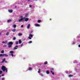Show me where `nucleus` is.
<instances>
[{"label": "nucleus", "instance_id": "nucleus-1", "mask_svg": "<svg viewBox=\"0 0 80 80\" xmlns=\"http://www.w3.org/2000/svg\"><path fill=\"white\" fill-rule=\"evenodd\" d=\"M1 69L2 70L3 72H5L7 73V71H8V69L7 68L5 67L4 66H2L1 67Z\"/></svg>", "mask_w": 80, "mask_h": 80}, {"label": "nucleus", "instance_id": "nucleus-2", "mask_svg": "<svg viewBox=\"0 0 80 80\" xmlns=\"http://www.w3.org/2000/svg\"><path fill=\"white\" fill-rule=\"evenodd\" d=\"M25 19L26 22H27V21H28V20H29L28 18H25V17H24V18H22L21 19H19L18 20V22H20L21 21H22V20H25Z\"/></svg>", "mask_w": 80, "mask_h": 80}, {"label": "nucleus", "instance_id": "nucleus-3", "mask_svg": "<svg viewBox=\"0 0 80 80\" xmlns=\"http://www.w3.org/2000/svg\"><path fill=\"white\" fill-rule=\"evenodd\" d=\"M32 38H33V35L31 34H30L29 35V36L28 37V38L29 39L31 40V39H32Z\"/></svg>", "mask_w": 80, "mask_h": 80}, {"label": "nucleus", "instance_id": "nucleus-4", "mask_svg": "<svg viewBox=\"0 0 80 80\" xmlns=\"http://www.w3.org/2000/svg\"><path fill=\"white\" fill-rule=\"evenodd\" d=\"M18 46H16L14 48H13V50H17V49H18Z\"/></svg>", "mask_w": 80, "mask_h": 80}, {"label": "nucleus", "instance_id": "nucleus-5", "mask_svg": "<svg viewBox=\"0 0 80 80\" xmlns=\"http://www.w3.org/2000/svg\"><path fill=\"white\" fill-rule=\"evenodd\" d=\"M8 45H13V42H10L8 43Z\"/></svg>", "mask_w": 80, "mask_h": 80}, {"label": "nucleus", "instance_id": "nucleus-6", "mask_svg": "<svg viewBox=\"0 0 80 80\" xmlns=\"http://www.w3.org/2000/svg\"><path fill=\"white\" fill-rule=\"evenodd\" d=\"M8 12L10 13H12L13 12V10H9Z\"/></svg>", "mask_w": 80, "mask_h": 80}, {"label": "nucleus", "instance_id": "nucleus-7", "mask_svg": "<svg viewBox=\"0 0 80 80\" xmlns=\"http://www.w3.org/2000/svg\"><path fill=\"white\" fill-rule=\"evenodd\" d=\"M11 21H12V20H11V19H9V20H8L7 21V22L8 23H9V22H11Z\"/></svg>", "mask_w": 80, "mask_h": 80}, {"label": "nucleus", "instance_id": "nucleus-8", "mask_svg": "<svg viewBox=\"0 0 80 80\" xmlns=\"http://www.w3.org/2000/svg\"><path fill=\"white\" fill-rule=\"evenodd\" d=\"M30 26V24H29L27 26V28H28V29L29 28Z\"/></svg>", "mask_w": 80, "mask_h": 80}, {"label": "nucleus", "instance_id": "nucleus-9", "mask_svg": "<svg viewBox=\"0 0 80 80\" xmlns=\"http://www.w3.org/2000/svg\"><path fill=\"white\" fill-rule=\"evenodd\" d=\"M35 26L36 27H40V25L38 24H35Z\"/></svg>", "mask_w": 80, "mask_h": 80}, {"label": "nucleus", "instance_id": "nucleus-10", "mask_svg": "<svg viewBox=\"0 0 80 80\" xmlns=\"http://www.w3.org/2000/svg\"><path fill=\"white\" fill-rule=\"evenodd\" d=\"M8 48H11V47H12V45H8Z\"/></svg>", "mask_w": 80, "mask_h": 80}, {"label": "nucleus", "instance_id": "nucleus-11", "mask_svg": "<svg viewBox=\"0 0 80 80\" xmlns=\"http://www.w3.org/2000/svg\"><path fill=\"white\" fill-rule=\"evenodd\" d=\"M5 56V57H8V55L6 54H3V57Z\"/></svg>", "mask_w": 80, "mask_h": 80}, {"label": "nucleus", "instance_id": "nucleus-12", "mask_svg": "<svg viewBox=\"0 0 80 80\" xmlns=\"http://www.w3.org/2000/svg\"><path fill=\"white\" fill-rule=\"evenodd\" d=\"M19 44H21L22 43V41H21V40H19Z\"/></svg>", "mask_w": 80, "mask_h": 80}, {"label": "nucleus", "instance_id": "nucleus-13", "mask_svg": "<svg viewBox=\"0 0 80 80\" xmlns=\"http://www.w3.org/2000/svg\"><path fill=\"white\" fill-rule=\"evenodd\" d=\"M48 63V62L47 61H46L45 62H44V65H47Z\"/></svg>", "mask_w": 80, "mask_h": 80}, {"label": "nucleus", "instance_id": "nucleus-14", "mask_svg": "<svg viewBox=\"0 0 80 80\" xmlns=\"http://www.w3.org/2000/svg\"><path fill=\"white\" fill-rule=\"evenodd\" d=\"M12 31L13 32H16V29H12Z\"/></svg>", "mask_w": 80, "mask_h": 80}, {"label": "nucleus", "instance_id": "nucleus-15", "mask_svg": "<svg viewBox=\"0 0 80 80\" xmlns=\"http://www.w3.org/2000/svg\"><path fill=\"white\" fill-rule=\"evenodd\" d=\"M5 61V58H4L3 59V60L2 61V63H4V62Z\"/></svg>", "mask_w": 80, "mask_h": 80}, {"label": "nucleus", "instance_id": "nucleus-16", "mask_svg": "<svg viewBox=\"0 0 80 80\" xmlns=\"http://www.w3.org/2000/svg\"><path fill=\"white\" fill-rule=\"evenodd\" d=\"M9 34H10V32H7V33H6V35H9Z\"/></svg>", "mask_w": 80, "mask_h": 80}, {"label": "nucleus", "instance_id": "nucleus-17", "mask_svg": "<svg viewBox=\"0 0 80 80\" xmlns=\"http://www.w3.org/2000/svg\"><path fill=\"white\" fill-rule=\"evenodd\" d=\"M46 73H47V74H49V73H50L49 71H48V70L46 72Z\"/></svg>", "mask_w": 80, "mask_h": 80}, {"label": "nucleus", "instance_id": "nucleus-18", "mask_svg": "<svg viewBox=\"0 0 80 80\" xmlns=\"http://www.w3.org/2000/svg\"><path fill=\"white\" fill-rule=\"evenodd\" d=\"M17 27V25L14 24L13 25V28H16V27Z\"/></svg>", "mask_w": 80, "mask_h": 80}, {"label": "nucleus", "instance_id": "nucleus-19", "mask_svg": "<svg viewBox=\"0 0 80 80\" xmlns=\"http://www.w3.org/2000/svg\"><path fill=\"white\" fill-rule=\"evenodd\" d=\"M50 72H51L52 73V75H54L55 74L53 72V71H51Z\"/></svg>", "mask_w": 80, "mask_h": 80}, {"label": "nucleus", "instance_id": "nucleus-20", "mask_svg": "<svg viewBox=\"0 0 80 80\" xmlns=\"http://www.w3.org/2000/svg\"><path fill=\"white\" fill-rule=\"evenodd\" d=\"M3 57V54H0V57Z\"/></svg>", "mask_w": 80, "mask_h": 80}, {"label": "nucleus", "instance_id": "nucleus-21", "mask_svg": "<svg viewBox=\"0 0 80 80\" xmlns=\"http://www.w3.org/2000/svg\"><path fill=\"white\" fill-rule=\"evenodd\" d=\"M38 73H40V69H38Z\"/></svg>", "mask_w": 80, "mask_h": 80}, {"label": "nucleus", "instance_id": "nucleus-22", "mask_svg": "<svg viewBox=\"0 0 80 80\" xmlns=\"http://www.w3.org/2000/svg\"><path fill=\"white\" fill-rule=\"evenodd\" d=\"M41 22V20H39L38 21V23H40V22Z\"/></svg>", "mask_w": 80, "mask_h": 80}, {"label": "nucleus", "instance_id": "nucleus-23", "mask_svg": "<svg viewBox=\"0 0 80 80\" xmlns=\"http://www.w3.org/2000/svg\"><path fill=\"white\" fill-rule=\"evenodd\" d=\"M3 47H4V48H5V47H7V45L4 44L3 46Z\"/></svg>", "mask_w": 80, "mask_h": 80}, {"label": "nucleus", "instance_id": "nucleus-24", "mask_svg": "<svg viewBox=\"0 0 80 80\" xmlns=\"http://www.w3.org/2000/svg\"><path fill=\"white\" fill-rule=\"evenodd\" d=\"M1 53H4V50H2L1 52Z\"/></svg>", "mask_w": 80, "mask_h": 80}, {"label": "nucleus", "instance_id": "nucleus-25", "mask_svg": "<svg viewBox=\"0 0 80 80\" xmlns=\"http://www.w3.org/2000/svg\"><path fill=\"white\" fill-rule=\"evenodd\" d=\"M10 53H13V51H10Z\"/></svg>", "mask_w": 80, "mask_h": 80}, {"label": "nucleus", "instance_id": "nucleus-26", "mask_svg": "<svg viewBox=\"0 0 80 80\" xmlns=\"http://www.w3.org/2000/svg\"><path fill=\"white\" fill-rule=\"evenodd\" d=\"M16 45H18V41H16Z\"/></svg>", "mask_w": 80, "mask_h": 80}, {"label": "nucleus", "instance_id": "nucleus-27", "mask_svg": "<svg viewBox=\"0 0 80 80\" xmlns=\"http://www.w3.org/2000/svg\"><path fill=\"white\" fill-rule=\"evenodd\" d=\"M69 77H73V75H69L68 76Z\"/></svg>", "mask_w": 80, "mask_h": 80}, {"label": "nucleus", "instance_id": "nucleus-28", "mask_svg": "<svg viewBox=\"0 0 80 80\" xmlns=\"http://www.w3.org/2000/svg\"><path fill=\"white\" fill-rule=\"evenodd\" d=\"M22 35L21 33H19L18 34V36H21V35Z\"/></svg>", "mask_w": 80, "mask_h": 80}, {"label": "nucleus", "instance_id": "nucleus-29", "mask_svg": "<svg viewBox=\"0 0 80 80\" xmlns=\"http://www.w3.org/2000/svg\"><path fill=\"white\" fill-rule=\"evenodd\" d=\"M28 70H32V68H29Z\"/></svg>", "mask_w": 80, "mask_h": 80}, {"label": "nucleus", "instance_id": "nucleus-30", "mask_svg": "<svg viewBox=\"0 0 80 80\" xmlns=\"http://www.w3.org/2000/svg\"><path fill=\"white\" fill-rule=\"evenodd\" d=\"M13 40H16V38L14 37L13 38Z\"/></svg>", "mask_w": 80, "mask_h": 80}, {"label": "nucleus", "instance_id": "nucleus-31", "mask_svg": "<svg viewBox=\"0 0 80 80\" xmlns=\"http://www.w3.org/2000/svg\"><path fill=\"white\" fill-rule=\"evenodd\" d=\"M32 42V41H30L28 42V43H31Z\"/></svg>", "mask_w": 80, "mask_h": 80}, {"label": "nucleus", "instance_id": "nucleus-32", "mask_svg": "<svg viewBox=\"0 0 80 80\" xmlns=\"http://www.w3.org/2000/svg\"><path fill=\"white\" fill-rule=\"evenodd\" d=\"M8 43V41H6L5 42V43Z\"/></svg>", "mask_w": 80, "mask_h": 80}, {"label": "nucleus", "instance_id": "nucleus-33", "mask_svg": "<svg viewBox=\"0 0 80 80\" xmlns=\"http://www.w3.org/2000/svg\"><path fill=\"white\" fill-rule=\"evenodd\" d=\"M29 7L31 8V7H32V6L31 5H29Z\"/></svg>", "mask_w": 80, "mask_h": 80}, {"label": "nucleus", "instance_id": "nucleus-34", "mask_svg": "<svg viewBox=\"0 0 80 80\" xmlns=\"http://www.w3.org/2000/svg\"><path fill=\"white\" fill-rule=\"evenodd\" d=\"M2 71L0 70V74H2Z\"/></svg>", "mask_w": 80, "mask_h": 80}, {"label": "nucleus", "instance_id": "nucleus-35", "mask_svg": "<svg viewBox=\"0 0 80 80\" xmlns=\"http://www.w3.org/2000/svg\"><path fill=\"white\" fill-rule=\"evenodd\" d=\"M11 55L12 56V57H13V53L11 54Z\"/></svg>", "mask_w": 80, "mask_h": 80}, {"label": "nucleus", "instance_id": "nucleus-36", "mask_svg": "<svg viewBox=\"0 0 80 80\" xmlns=\"http://www.w3.org/2000/svg\"><path fill=\"white\" fill-rule=\"evenodd\" d=\"M20 47H23V44H21Z\"/></svg>", "mask_w": 80, "mask_h": 80}, {"label": "nucleus", "instance_id": "nucleus-37", "mask_svg": "<svg viewBox=\"0 0 80 80\" xmlns=\"http://www.w3.org/2000/svg\"><path fill=\"white\" fill-rule=\"evenodd\" d=\"M51 70H54L53 68H52L51 69Z\"/></svg>", "mask_w": 80, "mask_h": 80}, {"label": "nucleus", "instance_id": "nucleus-38", "mask_svg": "<svg viewBox=\"0 0 80 80\" xmlns=\"http://www.w3.org/2000/svg\"><path fill=\"white\" fill-rule=\"evenodd\" d=\"M21 27H22V28H23V25H22L21 26Z\"/></svg>", "mask_w": 80, "mask_h": 80}, {"label": "nucleus", "instance_id": "nucleus-39", "mask_svg": "<svg viewBox=\"0 0 80 80\" xmlns=\"http://www.w3.org/2000/svg\"><path fill=\"white\" fill-rule=\"evenodd\" d=\"M75 42H72V45H74V44H75Z\"/></svg>", "mask_w": 80, "mask_h": 80}, {"label": "nucleus", "instance_id": "nucleus-40", "mask_svg": "<svg viewBox=\"0 0 80 80\" xmlns=\"http://www.w3.org/2000/svg\"><path fill=\"white\" fill-rule=\"evenodd\" d=\"M5 42H4V41H3V42H2V43H5Z\"/></svg>", "mask_w": 80, "mask_h": 80}, {"label": "nucleus", "instance_id": "nucleus-41", "mask_svg": "<svg viewBox=\"0 0 80 80\" xmlns=\"http://www.w3.org/2000/svg\"><path fill=\"white\" fill-rule=\"evenodd\" d=\"M41 76L42 77H43V74H41Z\"/></svg>", "mask_w": 80, "mask_h": 80}, {"label": "nucleus", "instance_id": "nucleus-42", "mask_svg": "<svg viewBox=\"0 0 80 80\" xmlns=\"http://www.w3.org/2000/svg\"><path fill=\"white\" fill-rule=\"evenodd\" d=\"M1 76H2V77H3V76H4V75H3V74H2V75Z\"/></svg>", "mask_w": 80, "mask_h": 80}, {"label": "nucleus", "instance_id": "nucleus-43", "mask_svg": "<svg viewBox=\"0 0 80 80\" xmlns=\"http://www.w3.org/2000/svg\"><path fill=\"white\" fill-rule=\"evenodd\" d=\"M2 80H4V78H2Z\"/></svg>", "mask_w": 80, "mask_h": 80}, {"label": "nucleus", "instance_id": "nucleus-44", "mask_svg": "<svg viewBox=\"0 0 80 80\" xmlns=\"http://www.w3.org/2000/svg\"><path fill=\"white\" fill-rule=\"evenodd\" d=\"M5 62V63H7V61H4Z\"/></svg>", "mask_w": 80, "mask_h": 80}, {"label": "nucleus", "instance_id": "nucleus-45", "mask_svg": "<svg viewBox=\"0 0 80 80\" xmlns=\"http://www.w3.org/2000/svg\"><path fill=\"white\" fill-rule=\"evenodd\" d=\"M78 47H80V45H78Z\"/></svg>", "mask_w": 80, "mask_h": 80}, {"label": "nucleus", "instance_id": "nucleus-46", "mask_svg": "<svg viewBox=\"0 0 80 80\" xmlns=\"http://www.w3.org/2000/svg\"><path fill=\"white\" fill-rule=\"evenodd\" d=\"M50 20H52V19H50Z\"/></svg>", "mask_w": 80, "mask_h": 80}, {"label": "nucleus", "instance_id": "nucleus-47", "mask_svg": "<svg viewBox=\"0 0 80 80\" xmlns=\"http://www.w3.org/2000/svg\"><path fill=\"white\" fill-rule=\"evenodd\" d=\"M17 7H16V6H15V8H16Z\"/></svg>", "mask_w": 80, "mask_h": 80}, {"label": "nucleus", "instance_id": "nucleus-48", "mask_svg": "<svg viewBox=\"0 0 80 80\" xmlns=\"http://www.w3.org/2000/svg\"><path fill=\"white\" fill-rule=\"evenodd\" d=\"M2 77V76H1V75H0V77Z\"/></svg>", "mask_w": 80, "mask_h": 80}, {"label": "nucleus", "instance_id": "nucleus-49", "mask_svg": "<svg viewBox=\"0 0 80 80\" xmlns=\"http://www.w3.org/2000/svg\"><path fill=\"white\" fill-rule=\"evenodd\" d=\"M0 35H1V33H0Z\"/></svg>", "mask_w": 80, "mask_h": 80}, {"label": "nucleus", "instance_id": "nucleus-50", "mask_svg": "<svg viewBox=\"0 0 80 80\" xmlns=\"http://www.w3.org/2000/svg\"><path fill=\"white\" fill-rule=\"evenodd\" d=\"M28 0V1H30V0Z\"/></svg>", "mask_w": 80, "mask_h": 80}]
</instances>
